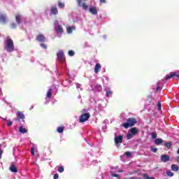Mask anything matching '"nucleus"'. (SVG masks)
I'll use <instances>...</instances> for the list:
<instances>
[{
  "instance_id": "15",
  "label": "nucleus",
  "mask_w": 179,
  "mask_h": 179,
  "mask_svg": "<svg viewBox=\"0 0 179 179\" xmlns=\"http://www.w3.org/2000/svg\"><path fill=\"white\" fill-rule=\"evenodd\" d=\"M90 12L92 13V15H97V8L96 7L90 8Z\"/></svg>"
},
{
  "instance_id": "28",
  "label": "nucleus",
  "mask_w": 179,
  "mask_h": 179,
  "mask_svg": "<svg viewBox=\"0 0 179 179\" xmlns=\"http://www.w3.org/2000/svg\"><path fill=\"white\" fill-rule=\"evenodd\" d=\"M111 177H115L117 179H121V177L120 176V175L117 173H111Z\"/></svg>"
},
{
  "instance_id": "50",
  "label": "nucleus",
  "mask_w": 179,
  "mask_h": 179,
  "mask_svg": "<svg viewBox=\"0 0 179 179\" xmlns=\"http://www.w3.org/2000/svg\"><path fill=\"white\" fill-rule=\"evenodd\" d=\"M177 78H178V79H179V75L178 74V76H177Z\"/></svg>"
},
{
  "instance_id": "48",
  "label": "nucleus",
  "mask_w": 179,
  "mask_h": 179,
  "mask_svg": "<svg viewBox=\"0 0 179 179\" xmlns=\"http://www.w3.org/2000/svg\"><path fill=\"white\" fill-rule=\"evenodd\" d=\"M122 171H123L122 170H120L118 172L119 173H122Z\"/></svg>"
},
{
  "instance_id": "18",
  "label": "nucleus",
  "mask_w": 179,
  "mask_h": 179,
  "mask_svg": "<svg viewBox=\"0 0 179 179\" xmlns=\"http://www.w3.org/2000/svg\"><path fill=\"white\" fill-rule=\"evenodd\" d=\"M51 12H52V15H54L55 16L56 15H58V8H57V7L52 6L51 8Z\"/></svg>"
},
{
  "instance_id": "5",
  "label": "nucleus",
  "mask_w": 179,
  "mask_h": 179,
  "mask_svg": "<svg viewBox=\"0 0 179 179\" xmlns=\"http://www.w3.org/2000/svg\"><path fill=\"white\" fill-rule=\"evenodd\" d=\"M0 23L1 24H6L8 23V17L5 14H0Z\"/></svg>"
},
{
  "instance_id": "34",
  "label": "nucleus",
  "mask_w": 179,
  "mask_h": 179,
  "mask_svg": "<svg viewBox=\"0 0 179 179\" xmlns=\"http://www.w3.org/2000/svg\"><path fill=\"white\" fill-rule=\"evenodd\" d=\"M132 135H134V134H131V133H129V134L127 135V140L132 139Z\"/></svg>"
},
{
  "instance_id": "37",
  "label": "nucleus",
  "mask_w": 179,
  "mask_h": 179,
  "mask_svg": "<svg viewBox=\"0 0 179 179\" xmlns=\"http://www.w3.org/2000/svg\"><path fill=\"white\" fill-rule=\"evenodd\" d=\"M72 27H69L68 28H67V33H69V34H71V33H72Z\"/></svg>"
},
{
  "instance_id": "44",
  "label": "nucleus",
  "mask_w": 179,
  "mask_h": 179,
  "mask_svg": "<svg viewBox=\"0 0 179 179\" xmlns=\"http://www.w3.org/2000/svg\"><path fill=\"white\" fill-rule=\"evenodd\" d=\"M101 3H106V2H107L106 0H99Z\"/></svg>"
},
{
  "instance_id": "51",
  "label": "nucleus",
  "mask_w": 179,
  "mask_h": 179,
  "mask_svg": "<svg viewBox=\"0 0 179 179\" xmlns=\"http://www.w3.org/2000/svg\"><path fill=\"white\" fill-rule=\"evenodd\" d=\"M83 1H87V0H83Z\"/></svg>"
},
{
  "instance_id": "6",
  "label": "nucleus",
  "mask_w": 179,
  "mask_h": 179,
  "mask_svg": "<svg viewBox=\"0 0 179 179\" xmlns=\"http://www.w3.org/2000/svg\"><path fill=\"white\" fill-rule=\"evenodd\" d=\"M177 72H172L171 74H168L165 76V79L164 80V83H166V80H169L171 78H174L176 76L177 78Z\"/></svg>"
},
{
  "instance_id": "41",
  "label": "nucleus",
  "mask_w": 179,
  "mask_h": 179,
  "mask_svg": "<svg viewBox=\"0 0 179 179\" xmlns=\"http://www.w3.org/2000/svg\"><path fill=\"white\" fill-rule=\"evenodd\" d=\"M147 99H148V100L149 101H150L152 100V95L148 96Z\"/></svg>"
},
{
  "instance_id": "9",
  "label": "nucleus",
  "mask_w": 179,
  "mask_h": 179,
  "mask_svg": "<svg viewBox=\"0 0 179 179\" xmlns=\"http://www.w3.org/2000/svg\"><path fill=\"white\" fill-rule=\"evenodd\" d=\"M36 40L39 43H45V36L43 34H38L36 36Z\"/></svg>"
},
{
  "instance_id": "8",
  "label": "nucleus",
  "mask_w": 179,
  "mask_h": 179,
  "mask_svg": "<svg viewBox=\"0 0 179 179\" xmlns=\"http://www.w3.org/2000/svg\"><path fill=\"white\" fill-rule=\"evenodd\" d=\"M122 139H123L122 136H117L115 137V143L116 146H118L120 143H122Z\"/></svg>"
},
{
  "instance_id": "7",
  "label": "nucleus",
  "mask_w": 179,
  "mask_h": 179,
  "mask_svg": "<svg viewBox=\"0 0 179 179\" xmlns=\"http://www.w3.org/2000/svg\"><path fill=\"white\" fill-rule=\"evenodd\" d=\"M25 116L24 114L23 113V111L18 110L17 112V119L15 121H20V120H24Z\"/></svg>"
},
{
  "instance_id": "43",
  "label": "nucleus",
  "mask_w": 179,
  "mask_h": 179,
  "mask_svg": "<svg viewBox=\"0 0 179 179\" xmlns=\"http://www.w3.org/2000/svg\"><path fill=\"white\" fill-rule=\"evenodd\" d=\"M59 177V176L58 174L57 173V174H55V175H54L53 178H54V179H58Z\"/></svg>"
},
{
  "instance_id": "11",
  "label": "nucleus",
  "mask_w": 179,
  "mask_h": 179,
  "mask_svg": "<svg viewBox=\"0 0 179 179\" xmlns=\"http://www.w3.org/2000/svg\"><path fill=\"white\" fill-rule=\"evenodd\" d=\"M169 160H170V156L167 155H163L161 156V162L166 163V162H169Z\"/></svg>"
},
{
  "instance_id": "24",
  "label": "nucleus",
  "mask_w": 179,
  "mask_h": 179,
  "mask_svg": "<svg viewBox=\"0 0 179 179\" xmlns=\"http://www.w3.org/2000/svg\"><path fill=\"white\" fill-rule=\"evenodd\" d=\"M64 127H59L57 128V131L59 134H62L64 132Z\"/></svg>"
},
{
  "instance_id": "40",
  "label": "nucleus",
  "mask_w": 179,
  "mask_h": 179,
  "mask_svg": "<svg viewBox=\"0 0 179 179\" xmlns=\"http://www.w3.org/2000/svg\"><path fill=\"white\" fill-rule=\"evenodd\" d=\"M31 154L32 156H34V148H31Z\"/></svg>"
},
{
  "instance_id": "27",
  "label": "nucleus",
  "mask_w": 179,
  "mask_h": 179,
  "mask_svg": "<svg viewBox=\"0 0 179 179\" xmlns=\"http://www.w3.org/2000/svg\"><path fill=\"white\" fill-rule=\"evenodd\" d=\"M166 176H168V177H173V176H174V173L171 172V171H167Z\"/></svg>"
},
{
  "instance_id": "33",
  "label": "nucleus",
  "mask_w": 179,
  "mask_h": 179,
  "mask_svg": "<svg viewBox=\"0 0 179 179\" xmlns=\"http://www.w3.org/2000/svg\"><path fill=\"white\" fill-rule=\"evenodd\" d=\"M69 55L70 57H73V55H75V52H73V50H69Z\"/></svg>"
},
{
  "instance_id": "36",
  "label": "nucleus",
  "mask_w": 179,
  "mask_h": 179,
  "mask_svg": "<svg viewBox=\"0 0 179 179\" xmlns=\"http://www.w3.org/2000/svg\"><path fill=\"white\" fill-rule=\"evenodd\" d=\"M151 150L152 152H153L154 153H156L157 152V148H155V147H151Z\"/></svg>"
},
{
  "instance_id": "26",
  "label": "nucleus",
  "mask_w": 179,
  "mask_h": 179,
  "mask_svg": "<svg viewBox=\"0 0 179 179\" xmlns=\"http://www.w3.org/2000/svg\"><path fill=\"white\" fill-rule=\"evenodd\" d=\"M143 177L144 178V179H155V177H149V176L146 173H144L143 175Z\"/></svg>"
},
{
  "instance_id": "4",
  "label": "nucleus",
  "mask_w": 179,
  "mask_h": 179,
  "mask_svg": "<svg viewBox=\"0 0 179 179\" xmlns=\"http://www.w3.org/2000/svg\"><path fill=\"white\" fill-rule=\"evenodd\" d=\"M90 118V113H84L80 117V122H86Z\"/></svg>"
},
{
  "instance_id": "16",
  "label": "nucleus",
  "mask_w": 179,
  "mask_h": 179,
  "mask_svg": "<svg viewBox=\"0 0 179 179\" xmlns=\"http://www.w3.org/2000/svg\"><path fill=\"white\" fill-rule=\"evenodd\" d=\"M130 132L133 135H136V134L139 132V130H138L136 127H132L131 129H130Z\"/></svg>"
},
{
  "instance_id": "42",
  "label": "nucleus",
  "mask_w": 179,
  "mask_h": 179,
  "mask_svg": "<svg viewBox=\"0 0 179 179\" xmlns=\"http://www.w3.org/2000/svg\"><path fill=\"white\" fill-rule=\"evenodd\" d=\"M3 154V150H0V159H2V155Z\"/></svg>"
},
{
  "instance_id": "14",
  "label": "nucleus",
  "mask_w": 179,
  "mask_h": 179,
  "mask_svg": "<svg viewBox=\"0 0 179 179\" xmlns=\"http://www.w3.org/2000/svg\"><path fill=\"white\" fill-rule=\"evenodd\" d=\"M100 69H101V65H100V64L99 63H96L94 67L95 73H99V72L100 71Z\"/></svg>"
},
{
  "instance_id": "29",
  "label": "nucleus",
  "mask_w": 179,
  "mask_h": 179,
  "mask_svg": "<svg viewBox=\"0 0 179 179\" xmlns=\"http://www.w3.org/2000/svg\"><path fill=\"white\" fill-rule=\"evenodd\" d=\"M151 136H152V139H156V138H157V134H156V132H152L151 134Z\"/></svg>"
},
{
  "instance_id": "1",
  "label": "nucleus",
  "mask_w": 179,
  "mask_h": 179,
  "mask_svg": "<svg viewBox=\"0 0 179 179\" xmlns=\"http://www.w3.org/2000/svg\"><path fill=\"white\" fill-rule=\"evenodd\" d=\"M5 50L8 51V52H12L15 51V45L13 43V40L10 38V36H7L6 40L5 41Z\"/></svg>"
},
{
  "instance_id": "3",
  "label": "nucleus",
  "mask_w": 179,
  "mask_h": 179,
  "mask_svg": "<svg viewBox=\"0 0 179 179\" xmlns=\"http://www.w3.org/2000/svg\"><path fill=\"white\" fill-rule=\"evenodd\" d=\"M57 57L58 61H59L60 62H65L66 59H65V55L64 54V51L59 50L57 53Z\"/></svg>"
},
{
  "instance_id": "12",
  "label": "nucleus",
  "mask_w": 179,
  "mask_h": 179,
  "mask_svg": "<svg viewBox=\"0 0 179 179\" xmlns=\"http://www.w3.org/2000/svg\"><path fill=\"white\" fill-rule=\"evenodd\" d=\"M15 21L17 22V24H20V23H22V15L20 13L15 15Z\"/></svg>"
},
{
  "instance_id": "21",
  "label": "nucleus",
  "mask_w": 179,
  "mask_h": 179,
  "mask_svg": "<svg viewBox=\"0 0 179 179\" xmlns=\"http://www.w3.org/2000/svg\"><path fill=\"white\" fill-rule=\"evenodd\" d=\"M52 96V89H49L48 92H47L46 97L50 99Z\"/></svg>"
},
{
  "instance_id": "32",
  "label": "nucleus",
  "mask_w": 179,
  "mask_h": 179,
  "mask_svg": "<svg viewBox=\"0 0 179 179\" xmlns=\"http://www.w3.org/2000/svg\"><path fill=\"white\" fill-rule=\"evenodd\" d=\"M64 166H59L57 169V171H59V173H64Z\"/></svg>"
},
{
  "instance_id": "13",
  "label": "nucleus",
  "mask_w": 179,
  "mask_h": 179,
  "mask_svg": "<svg viewBox=\"0 0 179 179\" xmlns=\"http://www.w3.org/2000/svg\"><path fill=\"white\" fill-rule=\"evenodd\" d=\"M55 31L59 34L64 33V28H62V25H57V27H55Z\"/></svg>"
},
{
  "instance_id": "10",
  "label": "nucleus",
  "mask_w": 179,
  "mask_h": 179,
  "mask_svg": "<svg viewBox=\"0 0 179 179\" xmlns=\"http://www.w3.org/2000/svg\"><path fill=\"white\" fill-rule=\"evenodd\" d=\"M76 1L78 6H83V8L84 9V10H87L88 6L85 3H82V0H76Z\"/></svg>"
},
{
  "instance_id": "22",
  "label": "nucleus",
  "mask_w": 179,
  "mask_h": 179,
  "mask_svg": "<svg viewBox=\"0 0 179 179\" xmlns=\"http://www.w3.org/2000/svg\"><path fill=\"white\" fill-rule=\"evenodd\" d=\"M19 132H20L21 134H27V129H26V128H23L22 126H20V129H19Z\"/></svg>"
},
{
  "instance_id": "23",
  "label": "nucleus",
  "mask_w": 179,
  "mask_h": 179,
  "mask_svg": "<svg viewBox=\"0 0 179 179\" xmlns=\"http://www.w3.org/2000/svg\"><path fill=\"white\" fill-rule=\"evenodd\" d=\"M164 146H165L166 148H168V149H170L171 146H173V144L171 142H166V143H164Z\"/></svg>"
},
{
  "instance_id": "30",
  "label": "nucleus",
  "mask_w": 179,
  "mask_h": 179,
  "mask_svg": "<svg viewBox=\"0 0 179 179\" xmlns=\"http://www.w3.org/2000/svg\"><path fill=\"white\" fill-rule=\"evenodd\" d=\"M110 96H113V92L107 91L106 92V97H110Z\"/></svg>"
},
{
  "instance_id": "39",
  "label": "nucleus",
  "mask_w": 179,
  "mask_h": 179,
  "mask_svg": "<svg viewBox=\"0 0 179 179\" xmlns=\"http://www.w3.org/2000/svg\"><path fill=\"white\" fill-rule=\"evenodd\" d=\"M124 154L126 155V156L127 157H130V156H131V152H124Z\"/></svg>"
},
{
  "instance_id": "49",
  "label": "nucleus",
  "mask_w": 179,
  "mask_h": 179,
  "mask_svg": "<svg viewBox=\"0 0 179 179\" xmlns=\"http://www.w3.org/2000/svg\"><path fill=\"white\" fill-rule=\"evenodd\" d=\"M99 89H101V86L99 85L98 86Z\"/></svg>"
},
{
  "instance_id": "25",
  "label": "nucleus",
  "mask_w": 179,
  "mask_h": 179,
  "mask_svg": "<svg viewBox=\"0 0 179 179\" xmlns=\"http://www.w3.org/2000/svg\"><path fill=\"white\" fill-rule=\"evenodd\" d=\"M58 6H59V8L62 9V8H65V3H64L61 1H58Z\"/></svg>"
},
{
  "instance_id": "38",
  "label": "nucleus",
  "mask_w": 179,
  "mask_h": 179,
  "mask_svg": "<svg viewBox=\"0 0 179 179\" xmlns=\"http://www.w3.org/2000/svg\"><path fill=\"white\" fill-rule=\"evenodd\" d=\"M10 27H11V29H16V24L15 23H11Z\"/></svg>"
},
{
  "instance_id": "20",
  "label": "nucleus",
  "mask_w": 179,
  "mask_h": 179,
  "mask_svg": "<svg viewBox=\"0 0 179 179\" xmlns=\"http://www.w3.org/2000/svg\"><path fill=\"white\" fill-rule=\"evenodd\" d=\"M155 145H162L163 143V139L162 138H156L155 140Z\"/></svg>"
},
{
  "instance_id": "17",
  "label": "nucleus",
  "mask_w": 179,
  "mask_h": 179,
  "mask_svg": "<svg viewBox=\"0 0 179 179\" xmlns=\"http://www.w3.org/2000/svg\"><path fill=\"white\" fill-rule=\"evenodd\" d=\"M9 169L12 171V173H17V168H16L15 164L10 165Z\"/></svg>"
},
{
  "instance_id": "45",
  "label": "nucleus",
  "mask_w": 179,
  "mask_h": 179,
  "mask_svg": "<svg viewBox=\"0 0 179 179\" xmlns=\"http://www.w3.org/2000/svg\"><path fill=\"white\" fill-rule=\"evenodd\" d=\"M7 126H8V127H11V126H12V122H8L7 123Z\"/></svg>"
},
{
  "instance_id": "31",
  "label": "nucleus",
  "mask_w": 179,
  "mask_h": 179,
  "mask_svg": "<svg viewBox=\"0 0 179 179\" xmlns=\"http://www.w3.org/2000/svg\"><path fill=\"white\" fill-rule=\"evenodd\" d=\"M157 108L159 111H162V103H160V101H158L157 103Z\"/></svg>"
},
{
  "instance_id": "47",
  "label": "nucleus",
  "mask_w": 179,
  "mask_h": 179,
  "mask_svg": "<svg viewBox=\"0 0 179 179\" xmlns=\"http://www.w3.org/2000/svg\"><path fill=\"white\" fill-rule=\"evenodd\" d=\"M177 162L179 163V155L176 157Z\"/></svg>"
},
{
  "instance_id": "19",
  "label": "nucleus",
  "mask_w": 179,
  "mask_h": 179,
  "mask_svg": "<svg viewBox=\"0 0 179 179\" xmlns=\"http://www.w3.org/2000/svg\"><path fill=\"white\" fill-rule=\"evenodd\" d=\"M171 169L173 171H178L179 170L178 165L177 164H172Z\"/></svg>"
},
{
  "instance_id": "46",
  "label": "nucleus",
  "mask_w": 179,
  "mask_h": 179,
  "mask_svg": "<svg viewBox=\"0 0 179 179\" xmlns=\"http://www.w3.org/2000/svg\"><path fill=\"white\" fill-rule=\"evenodd\" d=\"M159 90H162V87H160V86L157 87V92H159Z\"/></svg>"
},
{
  "instance_id": "52",
  "label": "nucleus",
  "mask_w": 179,
  "mask_h": 179,
  "mask_svg": "<svg viewBox=\"0 0 179 179\" xmlns=\"http://www.w3.org/2000/svg\"><path fill=\"white\" fill-rule=\"evenodd\" d=\"M0 92H1V88H0Z\"/></svg>"
},
{
  "instance_id": "35",
  "label": "nucleus",
  "mask_w": 179,
  "mask_h": 179,
  "mask_svg": "<svg viewBox=\"0 0 179 179\" xmlns=\"http://www.w3.org/2000/svg\"><path fill=\"white\" fill-rule=\"evenodd\" d=\"M41 47L43 48L44 50H47V45L44 43H41Z\"/></svg>"
},
{
  "instance_id": "2",
  "label": "nucleus",
  "mask_w": 179,
  "mask_h": 179,
  "mask_svg": "<svg viewBox=\"0 0 179 179\" xmlns=\"http://www.w3.org/2000/svg\"><path fill=\"white\" fill-rule=\"evenodd\" d=\"M138 124V120L135 117H129L127 119V122L122 124L123 128L125 129H128V128H132V127H135Z\"/></svg>"
}]
</instances>
